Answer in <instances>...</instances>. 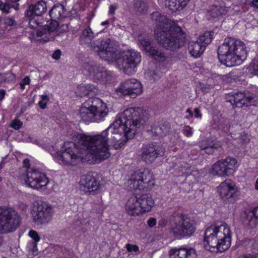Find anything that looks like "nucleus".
Segmentation results:
<instances>
[{
    "label": "nucleus",
    "instance_id": "f257e3e1",
    "mask_svg": "<svg viewBox=\"0 0 258 258\" xmlns=\"http://www.w3.org/2000/svg\"><path fill=\"white\" fill-rule=\"evenodd\" d=\"M143 112L139 108L131 107L119 114L113 122L101 133L94 136L82 135L79 140L80 148L72 142L65 143L54 156L56 160L65 166L76 165L80 162L99 163L111 155L108 142L118 149L135 135L138 128L146 122Z\"/></svg>",
    "mask_w": 258,
    "mask_h": 258
},
{
    "label": "nucleus",
    "instance_id": "f03ea898",
    "mask_svg": "<svg viewBox=\"0 0 258 258\" xmlns=\"http://www.w3.org/2000/svg\"><path fill=\"white\" fill-rule=\"evenodd\" d=\"M115 46L114 41L107 39L97 41L92 47L101 59L109 62L115 61L118 68L126 74L134 73L141 62V53L134 50H127L124 51L119 57Z\"/></svg>",
    "mask_w": 258,
    "mask_h": 258
},
{
    "label": "nucleus",
    "instance_id": "7ed1b4c3",
    "mask_svg": "<svg viewBox=\"0 0 258 258\" xmlns=\"http://www.w3.org/2000/svg\"><path fill=\"white\" fill-rule=\"evenodd\" d=\"M218 55L219 61L226 67L238 66L247 57L246 47L240 40L228 37L218 47Z\"/></svg>",
    "mask_w": 258,
    "mask_h": 258
},
{
    "label": "nucleus",
    "instance_id": "20e7f679",
    "mask_svg": "<svg viewBox=\"0 0 258 258\" xmlns=\"http://www.w3.org/2000/svg\"><path fill=\"white\" fill-rule=\"evenodd\" d=\"M231 232L225 223L220 226H211L205 232L204 244L205 247L216 248L220 252L227 250L231 245Z\"/></svg>",
    "mask_w": 258,
    "mask_h": 258
},
{
    "label": "nucleus",
    "instance_id": "39448f33",
    "mask_svg": "<svg viewBox=\"0 0 258 258\" xmlns=\"http://www.w3.org/2000/svg\"><path fill=\"white\" fill-rule=\"evenodd\" d=\"M154 33L158 42L167 49L176 50L184 45L185 34L176 24H172L169 27L165 25L162 28L155 29Z\"/></svg>",
    "mask_w": 258,
    "mask_h": 258
},
{
    "label": "nucleus",
    "instance_id": "423d86ee",
    "mask_svg": "<svg viewBox=\"0 0 258 258\" xmlns=\"http://www.w3.org/2000/svg\"><path fill=\"white\" fill-rule=\"evenodd\" d=\"M109 109L105 103L98 98H91L86 101L80 108V118L86 122H99L104 120Z\"/></svg>",
    "mask_w": 258,
    "mask_h": 258
},
{
    "label": "nucleus",
    "instance_id": "0eeeda50",
    "mask_svg": "<svg viewBox=\"0 0 258 258\" xmlns=\"http://www.w3.org/2000/svg\"><path fill=\"white\" fill-rule=\"evenodd\" d=\"M196 229L195 221L186 215L178 214L171 221L170 232L177 239L190 237Z\"/></svg>",
    "mask_w": 258,
    "mask_h": 258
},
{
    "label": "nucleus",
    "instance_id": "6e6552de",
    "mask_svg": "<svg viewBox=\"0 0 258 258\" xmlns=\"http://www.w3.org/2000/svg\"><path fill=\"white\" fill-rule=\"evenodd\" d=\"M131 188L135 190L147 191L155 185L153 173L148 169L136 171L130 179Z\"/></svg>",
    "mask_w": 258,
    "mask_h": 258
},
{
    "label": "nucleus",
    "instance_id": "1a4fd4ad",
    "mask_svg": "<svg viewBox=\"0 0 258 258\" xmlns=\"http://www.w3.org/2000/svg\"><path fill=\"white\" fill-rule=\"evenodd\" d=\"M237 167V160L228 156L215 162L212 165L210 173L213 175L226 177L235 172Z\"/></svg>",
    "mask_w": 258,
    "mask_h": 258
},
{
    "label": "nucleus",
    "instance_id": "9d476101",
    "mask_svg": "<svg viewBox=\"0 0 258 258\" xmlns=\"http://www.w3.org/2000/svg\"><path fill=\"white\" fill-rule=\"evenodd\" d=\"M24 180L28 187L36 190L45 187L49 183V180L46 176L34 168H29L27 170Z\"/></svg>",
    "mask_w": 258,
    "mask_h": 258
},
{
    "label": "nucleus",
    "instance_id": "9b49d317",
    "mask_svg": "<svg viewBox=\"0 0 258 258\" xmlns=\"http://www.w3.org/2000/svg\"><path fill=\"white\" fill-rule=\"evenodd\" d=\"M164 152V148L162 145L156 143L147 144L142 148L141 158L146 163L150 164L157 157L162 156Z\"/></svg>",
    "mask_w": 258,
    "mask_h": 258
},
{
    "label": "nucleus",
    "instance_id": "f8f14e48",
    "mask_svg": "<svg viewBox=\"0 0 258 258\" xmlns=\"http://www.w3.org/2000/svg\"><path fill=\"white\" fill-rule=\"evenodd\" d=\"M117 90L118 92L123 95H128L132 98H135L142 94L143 87L140 81L132 78L126 80L121 83Z\"/></svg>",
    "mask_w": 258,
    "mask_h": 258
},
{
    "label": "nucleus",
    "instance_id": "ddd939ff",
    "mask_svg": "<svg viewBox=\"0 0 258 258\" xmlns=\"http://www.w3.org/2000/svg\"><path fill=\"white\" fill-rule=\"evenodd\" d=\"M53 215L52 206L44 202L41 203L37 205L36 210L33 213V220L37 224H46L51 220Z\"/></svg>",
    "mask_w": 258,
    "mask_h": 258
},
{
    "label": "nucleus",
    "instance_id": "4468645a",
    "mask_svg": "<svg viewBox=\"0 0 258 258\" xmlns=\"http://www.w3.org/2000/svg\"><path fill=\"white\" fill-rule=\"evenodd\" d=\"M218 191L223 201L231 202L234 200L237 189L231 180L226 179L218 186Z\"/></svg>",
    "mask_w": 258,
    "mask_h": 258
},
{
    "label": "nucleus",
    "instance_id": "2eb2a0df",
    "mask_svg": "<svg viewBox=\"0 0 258 258\" xmlns=\"http://www.w3.org/2000/svg\"><path fill=\"white\" fill-rule=\"evenodd\" d=\"M139 42L144 50L149 56L159 62L166 60L167 56L165 52L154 46L150 39L141 38L140 39Z\"/></svg>",
    "mask_w": 258,
    "mask_h": 258
},
{
    "label": "nucleus",
    "instance_id": "dca6fc26",
    "mask_svg": "<svg viewBox=\"0 0 258 258\" xmlns=\"http://www.w3.org/2000/svg\"><path fill=\"white\" fill-rule=\"evenodd\" d=\"M254 97L251 94H245L242 92L230 93L227 95V101L230 102L233 107L241 108L247 106L253 103Z\"/></svg>",
    "mask_w": 258,
    "mask_h": 258
},
{
    "label": "nucleus",
    "instance_id": "f3484780",
    "mask_svg": "<svg viewBox=\"0 0 258 258\" xmlns=\"http://www.w3.org/2000/svg\"><path fill=\"white\" fill-rule=\"evenodd\" d=\"M80 183L81 189L89 194H94L100 187V184L91 173L82 176Z\"/></svg>",
    "mask_w": 258,
    "mask_h": 258
},
{
    "label": "nucleus",
    "instance_id": "a211bd4d",
    "mask_svg": "<svg viewBox=\"0 0 258 258\" xmlns=\"http://www.w3.org/2000/svg\"><path fill=\"white\" fill-rule=\"evenodd\" d=\"M47 6L46 3L41 0L37 2L35 4H32L29 6L25 15L28 17H31L34 16H40L46 13Z\"/></svg>",
    "mask_w": 258,
    "mask_h": 258
},
{
    "label": "nucleus",
    "instance_id": "6ab92c4d",
    "mask_svg": "<svg viewBox=\"0 0 258 258\" xmlns=\"http://www.w3.org/2000/svg\"><path fill=\"white\" fill-rule=\"evenodd\" d=\"M169 255V258H197L196 250L193 248H172Z\"/></svg>",
    "mask_w": 258,
    "mask_h": 258
},
{
    "label": "nucleus",
    "instance_id": "aec40b11",
    "mask_svg": "<svg viewBox=\"0 0 258 258\" xmlns=\"http://www.w3.org/2000/svg\"><path fill=\"white\" fill-rule=\"evenodd\" d=\"M242 217L245 224L250 228H255L258 226V207L251 211H245Z\"/></svg>",
    "mask_w": 258,
    "mask_h": 258
},
{
    "label": "nucleus",
    "instance_id": "412c9836",
    "mask_svg": "<svg viewBox=\"0 0 258 258\" xmlns=\"http://www.w3.org/2000/svg\"><path fill=\"white\" fill-rule=\"evenodd\" d=\"M140 204L137 197H131L126 202L125 210L131 216H136L141 214Z\"/></svg>",
    "mask_w": 258,
    "mask_h": 258
},
{
    "label": "nucleus",
    "instance_id": "4be33fe9",
    "mask_svg": "<svg viewBox=\"0 0 258 258\" xmlns=\"http://www.w3.org/2000/svg\"><path fill=\"white\" fill-rule=\"evenodd\" d=\"M94 38V33L92 31L91 29L89 27H86L82 32L80 38L79 40L81 44H87L90 46L91 49L93 50L95 52H96L93 48V46L94 45V43L98 41V40L95 41L92 43H91L92 40ZM105 40H101L98 39L100 41H104Z\"/></svg>",
    "mask_w": 258,
    "mask_h": 258
},
{
    "label": "nucleus",
    "instance_id": "5701e85b",
    "mask_svg": "<svg viewBox=\"0 0 258 258\" xmlns=\"http://www.w3.org/2000/svg\"><path fill=\"white\" fill-rule=\"evenodd\" d=\"M141 214L149 211L154 205L152 197L148 194H143L138 198Z\"/></svg>",
    "mask_w": 258,
    "mask_h": 258
},
{
    "label": "nucleus",
    "instance_id": "b1692460",
    "mask_svg": "<svg viewBox=\"0 0 258 258\" xmlns=\"http://www.w3.org/2000/svg\"><path fill=\"white\" fill-rule=\"evenodd\" d=\"M227 12L226 8L223 3H215L209 7L208 15L212 18H216L225 15Z\"/></svg>",
    "mask_w": 258,
    "mask_h": 258
},
{
    "label": "nucleus",
    "instance_id": "393cba45",
    "mask_svg": "<svg viewBox=\"0 0 258 258\" xmlns=\"http://www.w3.org/2000/svg\"><path fill=\"white\" fill-rule=\"evenodd\" d=\"M205 48L198 40L196 41H190L188 44L189 53L196 58L200 57L203 54Z\"/></svg>",
    "mask_w": 258,
    "mask_h": 258
},
{
    "label": "nucleus",
    "instance_id": "a878e982",
    "mask_svg": "<svg viewBox=\"0 0 258 258\" xmlns=\"http://www.w3.org/2000/svg\"><path fill=\"white\" fill-rule=\"evenodd\" d=\"M52 20H59L67 16V12L64 7L61 4L54 5L49 12Z\"/></svg>",
    "mask_w": 258,
    "mask_h": 258
},
{
    "label": "nucleus",
    "instance_id": "bb28decb",
    "mask_svg": "<svg viewBox=\"0 0 258 258\" xmlns=\"http://www.w3.org/2000/svg\"><path fill=\"white\" fill-rule=\"evenodd\" d=\"M222 147L221 144L219 142H214L210 141H203L200 143V147L201 150H204L208 154H212Z\"/></svg>",
    "mask_w": 258,
    "mask_h": 258
},
{
    "label": "nucleus",
    "instance_id": "cd10ccee",
    "mask_svg": "<svg viewBox=\"0 0 258 258\" xmlns=\"http://www.w3.org/2000/svg\"><path fill=\"white\" fill-rule=\"evenodd\" d=\"M189 1V0H166V6L174 12L183 9Z\"/></svg>",
    "mask_w": 258,
    "mask_h": 258
},
{
    "label": "nucleus",
    "instance_id": "c85d7f7f",
    "mask_svg": "<svg viewBox=\"0 0 258 258\" xmlns=\"http://www.w3.org/2000/svg\"><path fill=\"white\" fill-rule=\"evenodd\" d=\"M152 18L153 20H155L156 22L159 23L158 26L155 29H157L158 28H162L165 25H167L169 27L171 26L168 24V19L167 17L158 12H155L152 14Z\"/></svg>",
    "mask_w": 258,
    "mask_h": 258
},
{
    "label": "nucleus",
    "instance_id": "c756f323",
    "mask_svg": "<svg viewBox=\"0 0 258 258\" xmlns=\"http://www.w3.org/2000/svg\"><path fill=\"white\" fill-rule=\"evenodd\" d=\"M100 65L94 64V63H86L84 65V73L87 75H88L90 77H92L94 80L96 77V74L98 73V70L100 68Z\"/></svg>",
    "mask_w": 258,
    "mask_h": 258
},
{
    "label": "nucleus",
    "instance_id": "7c9ffc66",
    "mask_svg": "<svg viewBox=\"0 0 258 258\" xmlns=\"http://www.w3.org/2000/svg\"><path fill=\"white\" fill-rule=\"evenodd\" d=\"M135 10L140 13H145L147 11L148 6L147 0H134Z\"/></svg>",
    "mask_w": 258,
    "mask_h": 258
},
{
    "label": "nucleus",
    "instance_id": "2f4dec72",
    "mask_svg": "<svg viewBox=\"0 0 258 258\" xmlns=\"http://www.w3.org/2000/svg\"><path fill=\"white\" fill-rule=\"evenodd\" d=\"M97 70L98 73L96 74L95 80L102 82L107 81L109 80L110 77L109 73L104 67L100 66L99 70Z\"/></svg>",
    "mask_w": 258,
    "mask_h": 258
},
{
    "label": "nucleus",
    "instance_id": "473e14b6",
    "mask_svg": "<svg viewBox=\"0 0 258 258\" xmlns=\"http://www.w3.org/2000/svg\"><path fill=\"white\" fill-rule=\"evenodd\" d=\"M168 127L163 124L155 125L151 128L152 133L156 136H162L168 132Z\"/></svg>",
    "mask_w": 258,
    "mask_h": 258
},
{
    "label": "nucleus",
    "instance_id": "72a5a7b5",
    "mask_svg": "<svg viewBox=\"0 0 258 258\" xmlns=\"http://www.w3.org/2000/svg\"><path fill=\"white\" fill-rule=\"evenodd\" d=\"M213 35V32H205L203 35L199 36L198 40L199 43H202L206 47L212 41Z\"/></svg>",
    "mask_w": 258,
    "mask_h": 258
},
{
    "label": "nucleus",
    "instance_id": "f704fd0d",
    "mask_svg": "<svg viewBox=\"0 0 258 258\" xmlns=\"http://www.w3.org/2000/svg\"><path fill=\"white\" fill-rule=\"evenodd\" d=\"M213 127L226 133L229 130V121L226 119H220L219 121L218 124L215 126L213 125Z\"/></svg>",
    "mask_w": 258,
    "mask_h": 258
},
{
    "label": "nucleus",
    "instance_id": "c9c22d12",
    "mask_svg": "<svg viewBox=\"0 0 258 258\" xmlns=\"http://www.w3.org/2000/svg\"><path fill=\"white\" fill-rule=\"evenodd\" d=\"M58 27V23L56 20H52L51 22L45 26V28L49 34L54 32Z\"/></svg>",
    "mask_w": 258,
    "mask_h": 258
},
{
    "label": "nucleus",
    "instance_id": "e433bc0d",
    "mask_svg": "<svg viewBox=\"0 0 258 258\" xmlns=\"http://www.w3.org/2000/svg\"><path fill=\"white\" fill-rule=\"evenodd\" d=\"M29 252L33 255H37L38 252L37 243L29 242L27 245Z\"/></svg>",
    "mask_w": 258,
    "mask_h": 258
},
{
    "label": "nucleus",
    "instance_id": "4c0bfd02",
    "mask_svg": "<svg viewBox=\"0 0 258 258\" xmlns=\"http://www.w3.org/2000/svg\"><path fill=\"white\" fill-rule=\"evenodd\" d=\"M28 235L33 240V241H31V242L37 243L40 241V236H39L38 233L34 230H30L28 233Z\"/></svg>",
    "mask_w": 258,
    "mask_h": 258
},
{
    "label": "nucleus",
    "instance_id": "58836bf2",
    "mask_svg": "<svg viewBox=\"0 0 258 258\" xmlns=\"http://www.w3.org/2000/svg\"><path fill=\"white\" fill-rule=\"evenodd\" d=\"M12 8V6L7 3L0 2V10L5 14L10 13V10Z\"/></svg>",
    "mask_w": 258,
    "mask_h": 258
},
{
    "label": "nucleus",
    "instance_id": "ea45409f",
    "mask_svg": "<svg viewBox=\"0 0 258 258\" xmlns=\"http://www.w3.org/2000/svg\"><path fill=\"white\" fill-rule=\"evenodd\" d=\"M78 95L81 97L88 95V90L85 85H80L78 89Z\"/></svg>",
    "mask_w": 258,
    "mask_h": 258
},
{
    "label": "nucleus",
    "instance_id": "a19ab883",
    "mask_svg": "<svg viewBox=\"0 0 258 258\" xmlns=\"http://www.w3.org/2000/svg\"><path fill=\"white\" fill-rule=\"evenodd\" d=\"M182 133L187 137H191L193 134L192 128L189 125H185L182 130Z\"/></svg>",
    "mask_w": 258,
    "mask_h": 258
},
{
    "label": "nucleus",
    "instance_id": "79ce46f5",
    "mask_svg": "<svg viewBox=\"0 0 258 258\" xmlns=\"http://www.w3.org/2000/svg\"><path fill=\"white\" fill-rule=\"evenodd\" d=\"M22 124L23 122L21 120L15 119L11 122L10 126L16 130H18L22 127Z\"/></svg>",
    "mask_w": 258,
    "mask_h": 258
},
{
    "label": "nucleus",
    "instance_id": "37998d69",
    "mask_svg": "<svg viewBox=\"0 0 258 258\" xmlns=\"http://www.w3.org/2000/svg\"><path fill=\"white\" fill-rule=\"evenodd\" d=\"M4 22L7 26H12L16 24V22L14 18L8 17L4 18Z\"/></svg>",
    "mask_w": 258,
    "mask_h": 258
},
{
    "label": "nucleus",
    "instance_id": "c03bdc74",
    "mask_svg": "<svg viewBox=\"0 0 258 258\" xmlns=\"http://www.w3.org/2000/svg\"><path fill=\"white\" fill-rule=\"evenodd\" d=\"M125 248L128 252H137L139 251V247L137 245L127 243L125 245Z\"/></svg>",
    "mask_w": 258,
    "mask_h": 258
},
{
    "label": "nucleus",
    "instance_id": "a18cd8bd",
    "mask_svg": "<svg viewBox=\"0 0 258 258\" xmlns=\"http://www.w3.org/2000/svg\"><path fill=\"white\" fill-rule=\"evenodd\" d=\"M29 23L32 29H35L39 25V22L35 19L34 16L30 19Z\"/></svg>",
    "mask_w": 258,
    "mask_h": 258
},
{
    "label": "nucleus",
    "instance_id": "49530a36",
    "mask_svg": "<svg viewBox=\"0 0 258 258\" xmlns=\"http://www.w3.org/2000/svg\"><path fill=\"white\" fill-rule=\"evenodd\" d=\"M147 223L149 227H153L156 224V219L154 218H150L148 220Z\"/></svg>",
    "mask_w": 258,
    "mask_h": 258
},
{
    "label": "nucleus",
    "instance_id": "de8ad7c7",
    "mask_svg": "<svg viewBox=\"0 0 258 258\" xmlns=\"http://www.w3.org/2000/svg\"><path fill=\"white\" fill-rule=\"evenodd\" d=\"M61 55V51L59 49L56 50L52 55V57L55 59H58L60 58Z\"/></svg>",
    "mask_w": 258,
    "mask_h": 258
},
{
    "label": "nucleus",
    "instance_id": "09e8293b",
    "mask_svg": "<svg viewBox=\"0 0 258 258\" xmlns=\"http://www.w3.org/2000/svg\"><path fill=\"white\" fill-rule=\"evenodd\" d=\"M47 34H48V32L45 27L43 29L38 30L37 31V35L38 37H42L43 35H46Z\"/></svg>",
    "mask_w": 258,
    "mask_h": 258
},
{
    "label": "nucleus",
    "instance_id": "8fccbe9b",
    "mask_svg": "<svg viewBox=\"0 0 258 258\" xmlns=\"http://www.w3.org/2000/svg\"><path fill=\"white\" fill-rule=\"evenodd\" d=\"M117 7L116 5H110L109 9V13L111 15H114L115 10L117 9Z\"/></svg>",
    "mask_w": 258,
    "mask_h": 258
},
{
    "label": "nucleus",
    "instance_id": "3c124183",
    "mask_svg": "<svg viewBox=\"0 0 258 258\" xmlns=\"http://www.w3.org/2000/svg\"><path fill=\"white\" fill-rule=\"evenodd\" d=\"M194 112H195V116L197 118H201L202 117V114L201 113L200 109L199 108H196L194 109Z\"/></svg>",
    "mask_w": 258,
    "mask_h": 258
},
{
    "label": "nucleus",
    "instance_id": "603ef678",
    "mask_svg": "<svg viewBox=\"0 0 258 258\" xmlns=\"http://www.w3.org/2000/svg\"><path fill=\"white\" fill-rule=\"evenodd\" d=\"M251 7L254 9H258V0H253L249 4Z\"/></svg>",
    "mask_w": 258,
    "mask_h": 258
},
{
    "label": "nucleus",
    "instance_id": "864d4df0",
    "mask_svg": "<svg viewBox=\"0 0 258 258\" xmlns=\"http://www.w3.org/2000/svg\"><path fill=\"white\" fill-rule=\"evenodd\" d=\"M30 82V79L29 77H25L20 82L24 84L25 85H28Z\"/></svg>",
    "mask_w": 258,
    "mask_h": 258
},
{
    "label": "nucleus",
    "instance_id": "5fc2aeb1",
    "mask_svg": "<svg viewBox=\"0 0 258 258\" xmlns=\"http://www.w3.org/2000/svg\"><path fill=\"white\" fill-rule=\"evenodd\" d=\"M23 164H24V166L26 167H27L28 169H27V170L30 168V160L29 159H25L24 161H23Z\"/></svg>",
    "mask_w": 258,
    "mask_h": 258
},
{
    "label": "nucleus",
    "instance_id": "6e6d98bb",
    "mask_svg": "<svg viewBox=\"0 0 258 258\" xmlns=\"http://www.w3.org/2000/svg\"><path fill=\"white\" fill-rule=\"evenodd\" d=\"M41 98L42 101L45 102L47 103V102L49 101V98L48 95H42L41 96Z\"/></svg>",
    "mask_w": 258,
    "mask_h": 258
},
{
    "label": "nucleus",
    "instance_id": "4d7b16f0",
    "mask_svg": "<svg viewBox=\"0 0 258 258\" xmlns=\"http://www.w3.org/2000/svg\"><path fill=\"white\" fill-rule=\"evenodd\" d=\"M38 104H39V105L41 109H44L46 108L47 103H46L45 102H43L42 100H40Z\"/></svg>",
    "mask_w": 258,
    "mask_h": 258
},
{
    "label": "nucleus",
    "instance_id": "13d9d810",
    "mask_svg": "<svg viewBox=\"0 0 258 258\" xmlns=\"http://www.w3.org/2000/svg\"><path fill=\"white\" fill-rule=\"evenodd\" d=\"M6 95V91L4 89L0 90V101H2Z\"/></svg>",
    "mask_w": 258,
    "mask_h": 258
},
{
    "label": "nucleus",
    "instance_id": "bf43d9fd",
    "mask_svg": "<svg viewBox=\"0 0 258 258\" xmlns=\"http://www.w3.org/2000/svg\"><path fill=\"white\" fill-rule=\"evenodd\" d=\"M240 258H256V256L255 255H252L251 254H246L242 255Z\"/></svg>",
    "mask_w": 258,
    "mask_h": 258
},
{
    "label": "nucleus",
    "instance_id": "052dcab7",
    "mask_svg": "<svg viewBox=\"0 0 258 258\" xmlns=\"http://www.w3.org/2000/svg\"><path fill=\"white\" fill-rule=\"evenodd\" d=\"M86 87V88H87V90H88V95L89 94V92L92 90L94 88V86L91 85L87 84L85 85Z\"/></svg>",
    "mask_w": 258,
    "mask_h": 258
},
{
    "label": "nucleus",
    "instance_id": "680f3d73",
    "mask_svg": "<svg viewBox=\"0 0 258 258\" xmlns=\"http://www.w3.org/2000/svg\"><path fill=\"white\" fill-rule=\"evenodd\" d=\"M186 112L189 114L190 117H192L193 113L192 112V111L190 108H187L186 110Z\"/></svg>",
    "mask_w": 258,
    "mask_h": 258
},
{
    "label": "nucleus",
    "instance_id": "e2e57ef3",
    "mask_svg": "<svg viewBox=\"0 0 258 258\" xmlns=\"http://www.w3.org/2000/svg\"><path fill=\"white\" fill-rule=\"evenodd\" d=\"M5 164V159H3L0 163V170L4 168Z\"/></svg>",
    "mask_w": 258,
    "mask_h": 258
},
{
    "label": "nucleus",
    "instance_id": "0e129e2a",
    "mask_svg": "<svg viewBox=\"0 0 258 258\" xmlns=\"http://www.w3.org/2000/svg\"><path fill=\"white\" fill-rule=\"evenodd\" d=\"M108 24H109V21H105L102 22L101 23V25H108Z\"/></svg>",
    "mask_w": 258,
    "mask_h": 258
},
{
    "label": "nucleus",
    "instance_id": "69168bd1",
    "mask_svg": "<svg viewBox=\"0 0 258 258\" xmlns=\"http://www.w3.org/2000/svg\"><path fill=\"white\" fill-rule=\"evenodd\" d=\"M255 187L256 189H258V178L256 179L255 181Z\"/></svg>",
    "mask_w": 258,
    "mask_h": 258
},
{
    "label": "nucleus",
    "instance_id": "338daca9",
    "mask_svg": "<svg viewBox=\"0 0 258 258\" xmlns=\"http://www.w3.org/2000/svg\"><path fill=\"white\" fill-rule=\"evenodd\" d=\"M20 86L21 89H25V85L24 84H23V83H22L21 82L20 83Z\"/></svg>",
    "mask_w": 258,
    "mask_h": 258
},
{
    "label": "nucleus",
    "instance_id": "774afa93",
    "mask_svg": "<svg viewBox=\"0 0 258 258\" xmlns=\"http://www.w3.org/2000/svg\"><path fill=\"white\" fill-rule=\"evenodd\" d=\"M49 40H50V39H49V38H48V39H47L45 40V42H47V41H49Z\"/></svg>",
    "mask_w": 258,
    "mask_h": 258
}]
</instances>
